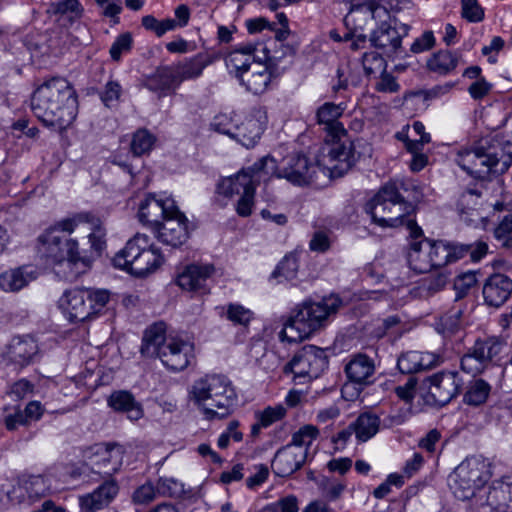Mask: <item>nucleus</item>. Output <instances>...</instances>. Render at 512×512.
I'll use <instances>...</instances> for the list:
<instances>
[{
    "mask_svg": "<svg viewBox=\"0 0 512 512\" xmlns=\"http://www.w3.org/2000/svg\"><path fill=\"white\" fill-rule=\"evenodd\" d=\"M439 364V357L430 352L409 351L403 353L397 361V367L403 374H413L431 369Z\"/></svg>",
    "mask_w": 512,
    "mask_h": 512,
    "instance_id": "nucleus-31",
    "label": "nucleus"
},
{
    "mask_svg": "<svg viewBox=\"0 0 512 512\" xmlns=\"http://www.w3.org/2000/svg\"><path fill=\"white\" fill-rule=\"evenodd\" d=\"M107 404L114 411L125 413L131 421H137L144 416L142 405L127 390L112 392L107 398Z\"/></svg>",
    "mask_w": 512,
    "mask_h": 512,
    "instance_id": "nucleus-32",
    "label": "nucleus"
},
{
    "mask_svg": "<svg viewBox=\"0 0 512 512\" xmlns=\"http://www.w3.org/2000/svg\"><path fill=\"white\" fill-rule=\"evenodd\" d=\"M272 80V73L263 61H257L244 75L240 74L239 83L253 94L264 93Z\"/></svg>",
    "mask_w": 512,
    "mask_h": 512,
    "instance_id": "nucleus-30",
    "label": "nucleus"
},
{
    "mask_svg": "<svg viewBox=\"0 0 512 512\" xmlns=\"http://www.w3.org/2000/svg\"><path fill=\"white\" fill-rule=\"evenodd\" d=\"M512 212L505 215L494 230L495 238L506 248L512 247Z\"/></svg>",
    "mask_w": 512,
    "mask_h": 512,
    "instance_id": "nucleus-55",
    "label": "nucleus"
},
{
    "mask_svg": "<svg viewBox=\"0 0 512 512\" xmlns=\"http://www.w3.org/2000/svg\"><path fill=\"white\" fill-rule=\"evenodd\" d=\"M260 173L263 170H257L255 163L248 169H243L234 176L224 178L217 186L220 195L232 198L236 195L242 196L249 191L256 190L260 181Z\"/></svg>",
    "mask_w": 512,
    "mask_h": 512,
    "instance_id": "nucleus-21",
    "label": "nucleus"
},
{
    "mask_svg": "<svg viewBox=\"0 0 512 512\" xmlns=\"http://www.w3.org/2000/svg\"><path fill=\"white\" fill-rule=\"evenodd\" d=\"M362 64L367 75L381 73L386 70L384 55L374 51L364 53Z\"/></svg>",
    "mask_w": 512,
    "mask_h": 512,
    "instance_id": "nucleus-53",
    "label": "nucleus"
},
{
    "mask_svg": "<svg viewBox=\"0 0 512 512\" xmlns=\"http://www.w3.org/2000/svg\"><path fill=\"white\" fill-rule=\"evenodd\" d=\"M462 17L469 22H480L484 18V11L477 0H462Z\"/></svg>",
    "mask_w": 512,
    "mask_h": 512,
    "instance_id": "nucleus-60",
    "label": "nucleus"
},
{
    "mask_svg": "<svg viewBox=\"0 0 512 512\" xmlns=\"http://www.w3.org/2000/svg\"><path fill=\"white\" fill-rule=\"evenodd\" d=\"M48 487L46 486L45 479L42 476H33L23 484L14 486L8 493V497L12 501L22 503L25 501V493L30 503H34L41 497L45 496Z\"/></svg>",
    "mask_w": 512,
    "mask_h": 512,
    "instance_id": "nucleus-35",
    "label": "nucleus"
},
{
    "mask_svg": "<svg viewBox=\"0 0 512 512\" xmlns=\"http://www.w3.org/2000/svg\"><path fill=\"white\" fill-rule=\"evenodd\" d=\"M183 485L174 478H160L157 483L159 495L177 497L183 493Z\"/></svg>",
    "mask_w": 512,
    "mask_h": 512,
    "instance_id": "nucleus-59",
    "label": "nucleus"
},
{
    "mask_svg": "<svg viewBox=\"0 0 512 512\" xmlns=\"http://www.w3.org/2000/svg\"><path fill=\"white\" fill-rule=\"evenodd\" d=\"M286 414V409L281 406H268L262 411H257L255 413L256 420L260 421V425L264 427H269L277 421H280Z\"/></svg>",
    "mask_w": 512,
    "mask_h": 512,
    "instance_id": "nucleus-54",
    "label": "nucleus"
},
{
    "mask_svg": "<svg viewBox=\"0 0 512 512\" xmlns=\"http://www.w3.org/2000/svg\"><path fill=\"white\" fill-rule=\"evenodd\" d=\"M48 11L58 19L67 18L74 21L81 18L84 9L78 0H60L51 3Z\"/></svg>",
    "mask_w": 512,
    "mask_h": 512,
    "instance_id": "nucleus-43",
    "label": "nucleus"
},
{
    "mask_svg": "<svg viewBox=\"0 0 512 512\" xmlns=\"http://www.w3.org/2000/svg\"><path fill=\"white\" fill-rule=\"evenodd\" d=\"M239 421L232 420L228 423L226 430L220 434L217 445L220 449H226L229 446L230 440L240 442L243 439V433L238 430Z\"/></svg>",
    "mask_w": 512,
    "mask_h": 512,
    "instance_id": "nucleus-57",
    "label": "nucleus"
},
{
    "mask_svg": "<svg viewBox=\"0 0 512 512\" xmlns=\"http://www.w3.org/2000/svg\"><path fill=\"white\" fill-rule=\"evenodd\" d=\"M188 220L186 216L179 211L171 213L160 224L159 228L153 231L156 237L164 244L172 247L181 246L189 237Z\"/></svg>",
    "mask_w": 512,
    "mask_h": 512,
    "instance_id": "nucleus-23",
    "label": "nucleus"
},
{
    "mask_svg": "<svg viewBox=\"0 0 512 512\" xmlns=\"http://www.w3.org/2000/svg\"><path fill=\"white\" fill-rule=\"evenodd\" d=\"M207 65L208 61L206 58L203 55L198 54L191 58H186L176 64L170 65V67L174 75V80L179 87L184 81L194 80L200 77Z\"/></svg>",
    "mask_w": 512,
    "mask_h": 512,
    "instance_id": "nucleus-34",
    "label": "nucleus"
},
{
    "mask_svg": "<svg viewBox=\"0 0 512 512\" xmlns=\"http://www.w3.org/2000/svg\"><path fill=\"white\" fill-rule=\"evenodd\" d=\"M501 350L502 344L495 339L478 340L462 357L461 368L472 375L480 374L489 367Z\"/></svg>",
    "mask_w": 512,
    "mask_h": 512,
    "instance_id": "nucleus-14",
    "label": "nucleus"
},
{
    "mask_svg": "<svg viewBox=\"0 0 512 512\" xmlns=\"http://www.w3.org/2000/svg\"><path fill=\"white\" fill-rule=\"evenodd\" d=\"M155 136L146 129L137 130L132 137L131 151L135 156L149 153L155 143Z\"/></svg>",
    "mask_w": 512,
    "mask_h": 512,
    "instance_id": "nucleus-47",
    "label": "nucleus"
},
{
    "mask_svg": "<svg viewBox=\"0 0 512 512\" xmlns=\"http://www.w3.org/2000/svg\"><path fill=\"white\" fill-rule=\"evenodd\" d=\"M403 33L396 27L384 22L381 23L370 35L373 47L380 50L388 58L397 56L402 52V37L407 34L406 26H402Z\"/></svg>",
    "mask_w": 512,
    "mask_h": 512,
    "instance_id": "nucleus-24",
    "label": "nucleus"
},
{
    "mask_svg": "<svg viewBox=\"0 0 512 512\" xmlns=\"http://www.w3.org/2000/svg\"><path fill=\"white\" fill-rule=\"evenodd\" d=\"M457 63L458 59L452 52L442 50L427 61V67L434 73L446 75L456 68Z\"/></svg>",
    "mask_w": 512,
    "mask_h": 512,
    "instance_id": "nucleus-42",
    "label": "nucleus"
},
{
    "mask_svg": "<svg viewBox=\"0 0 512 512\" xmlns=\"http://www.w3.org/2000/svg\"><path fill=\"white\" fill-rule=\"evenodd\" d=\"M163 263L164 257L159 248L154 246L149 236L140 233L128 240L113 258L115 267L139 278L156 272Z\"/></svg>",
    "mask_w": 512,
    "mask_h": 512,
    "instance_id": "nucleus-7",
    "label": "nucleus"
},
{
    "mask_svg": "<svg viewBox=\"0 0 512 512\" xmlns=\"http://www.w3.org/2000/svg\"><path fill=\"white\" fill-rule=\"evenodd\" d=\"M36 277V271L28 266L10 269L0 274V287L6 292H17Z\"/></svg>",
    "mask_w": 512,
    "mask_h": 512,
    "instance_id": "nucleus-37",
    "label": "nucleus"
},
{
    "mask_svg": "<svg viewBox=\"0 0 512 512\" xmlns=\"http://www.w3.org/2000/svg\"><path fill=\"white\" fill-rule=\"evenodd\" d=\"M428 388L427 402L444 406L455 398L463 384L457 372H440L426 379Z\"/></svg>",
    "mask_w": 512,
    "mask_h": 512,
    "instance_id": "nucleus-15",
    "label": "nucleus"
},
{
    "mask_svg": "<svg viewBox=\"0 0 512 512\" xmlns=\"http://www.w3.org/2000/svg\"><path fill=\"white\" fill-rule=\"evenodd\" d=\"M31 109L45 126L61 131L77 117L78 96L67 79L51 77L34 90Z\"/></svg>",
    "mask_w": 512,
    "mask_h": 512,
    "instance_id": "nucleus-2",
    "label": "nucleus"
},
{
    "mask_svg": "<svg viewBox=\"0 0 512 512\" xmlns=\"http://www.w3.org/2000/svg\"><path fill=\"white\" fill-rule=\"evenodd\" d=\"M319 430L316 426L307 424L299 428L292 434L291 442L288 444L301 449H306L311 446L313 441L318 437Z\"/></svg>",
    "mask_w": 512,
    "mask_h": 512,
    "instance_id": "nucleus-46",
    "label": "nucleus"
},
{
    "mask_svg": "<svg viewBox=\"0 0 512 512\" xmlns=\"http://www.w3.org/2000/svg\"><path fill=\"white\" fill-rule=\"evenodd\" d=\"M476 282L477 278L474 272H466L457 276L454 280L455 299L460 300L464 298L468 291L475 286Z\"/></svg>",
    "mask_w": 512,
    "mask_h": 512,
    "instance_id": "nucleus-56",
    "label": "nucleus"
},
{
    "mask_svg": "<svg viewBox=\"0 0 512 512\" xmlns=\"http://www.w3.org/2000/svg\"><path fill=\"white\" fill-rule=\"evenodd\" d=\"M257 170H263L266 175H275L284 178L297 186L313 183L318 178V172H323L319 165L311 162L309 158L300 153L284 157L280 163L271 156H265L255 162Z\"/></svg>",
    "mask_w": 512,
    "mask_h": 512,
    "instance_id": "nucleus-10",
    "label": "nucleus"
},
{
    "mask_svg": "<svg viewBox=\"0 0 512 512\" xmlns=\"http://www.w3.org/2000/svg\"><path fill=\"white\" fill-rule=\"evenodd\" d=\"M109 300L108 290L75 288L65 291L59 303L69 321L83 322L100 314Z\"/></svg>",
    "mask_w": 512,
    "mask_h": 512,
    "instance_id": "nucleus-11",
    "label": "nucleus"
},
{
    "mask_svg": "<svg viewBox=\"0 0 512 512\" xmlns=\"http://www.w3.org/2000/svg\"><path fill=\"white\" fill-rule=\"evenodd\" d=\"M462 309L453 307L446 314L441 316L436 323V330L445 337H451L462 328Z\"/></svg>",
    "mask_w": 512,
    "mask_h": 512,
    "instance_id": "nucleus-41",
    "label": "nucleus"
},
{
    "mask_svg": "<svg viewBox=\"0 0 512 512\" xmlns=\"http://www.w3.org/2000/svg\"><path fill=\"white\" fill-rule=\"evenodd\" d=\"M87 213L61 219L39 235L38 253L55 268L56 273L65 280H75L87 268V263L80 256L78 242L70 235L82 222L88 221Z\"/></svg>",
    "mask_w": 512,
    "mask_h": 512,
    "instance_id": "nucleus-1",
    "label": "nucleus"
},
{
    "mask_svg": "<svg viewBox=\"0 0 512 512\" xmlns=\"http://www.w3.org/2000/svg\"><path fill=\"white\" fill-rule=\"evenodd\" d=\"M328 365L324 351L316 346L303 347L287 365L295 378H317Z\"/></svg>",
    "mask_w": 512,
    "mask_h": 512,
    "instance_id": "nucleus-13",
    "label": "nucleus"
},
{
    "mask_svg": "<svg viewBox=\"0 0 512 512\" xmlns=\"http://www.w3.org/2000/svg\"><path fill=\"white\" fill-rule=\"evenodd\" d=\"M450 275L446 271H438L435 274H431L421 281V289L426 292L427 295H433L442 291L449 283Z\"/></svg>",
    "mask_w": 512,
    "mask_h": 512,
    "instance_id": "nucleus-48",
    "label": "nucleus"
},
{
    "mask_svg": "<svg viewBox=\"0 0 512 512\" xmlns=\"http://www.w3.org/2000/svg\"><path fill=\"white\" fill-rule=\"evenodd\" d=\"M265 124L266 113L260 108H254L243 117L237 118L233 139L246 148H252L261 138Z\"/></svg>",
    "mask_w": 512,
    "mask_h": 512,
    "instance_id": "nucleus-18",
    "label": "nucleus"
},
{
    "mask_svg": "<svg viewBox=\"0 0 512 512\" xmlns=\"http://www.w3.org/2000/svg\"><path fill=\"white\" fill-rule=\"evenodd\" d=\"M270 58L269 49L263 43L242 44L225 58L226 66L237 80L244 75L257 61H267Z\"/></svg>",
    "mask_w": 512,
    "mask_h": 512,
    "instance_id": "nucleus-12",
    "label": "nucleus"
},
{
    "mask_svg": "<svg viewBox=\"0 0 512 512\" xmlns=\"http://www.w3.org/2000/svg\"><path fill=\"white\" fill-rule=\"evenodd\" d=\"M341 299L330 295L319 302L305 301L297 305L279 333L282 341L297 343L312 335L325 325L328 317L335 314Z\"/></svg>",
    "mask_w": 512,
    "mask_h": 512,
    "instance_id": "nucleus-5",
    "label": "nucleus"
},
{
    "mask_svg": "<svg viewBox=\"0 0 512 512\" xmlns=\"http://www.w3.org/2000/svg\"><path fill=\"white\" fill-rule=\"evenodd\" d=\"M238 117V115H232L231 113H219L213 118L210 126L214 131L233 138L235 123Z\"/></svg>",
    "mask_w": 512,
    "mask_h": 512,
    "instance_id": "nucleus-49",
    "label": "nucleus"
},
{
    "mask_svg": "<svg viewBox=\"0 0 512 512\" xmlns=\"http://www.w3.org/2000/svg\"><path fill=\"white\" fill-rule=\"evenodd\" d=\"M90 218L86 222H82L81 224L87 225V229L90 230L88 239L91 244V248L97 252H101L106 244L105 229L102 227V224L99 219L95 218L91 214L87 213Z\"/></svg>",
    "mask_w": 512,
    "mask_h": 512,
    "instance_id": "nucleus-45",
    "label": "nucleus"
},
{
    "mask_svg": "<svg viewBox=\"0 0 512 512\" xmlns=\"http://www.w3.org/2000/svg\"><path fill=\"white\" fill-rule=\"evenodd\" d=\"M213 272V266L191 264L178 274L176 283L183 290L204 291L206 282Z\"/></svg>",
    "mask_w": 512,
    "mask_h": 512,
    "instance_id": "nucleus-29",
    "label": "nucleus"
},
{
    "mask_svg": "<svg viewBox=\"0 0 512 512\" xmlns=\"http://www.w3.org/2000/svg\"><path fill=\"white\" fill-rule=\"evenodd\" d=\"M168 369L181 371L185 369L194 358V345L177 337H169L158 356Z\"/></svg>",
    "mask_w": 512,
    "mask_h": 512,
    "instance_id": "nucleus-22",
    "label": "nucleus"
},
{
    "mask_svg": "<svg viewBox=\"0 0 512 512\" xmlns=\"http://www.w3.org/2000/svg\"><path fill=\"white\" fill-rule=\"evenodd\" d=\"M477 506H487L493 512H512V477L494 480L485 496L477 497Z\"/></svg>",
    "mask_w": 512,
    "mask_h": 512,
    "instance_id": "nucleus-20",
    "label": "nucleus"
},
{
    "mask_svg": "<svg viewBox=\"0 0 512 512\" xmlns=\"http://www.w3.org/2000/svg\"><path fill=\"white\" fill-rule=\"evenodd\" d=\"M491 391L489 383L483 379H476L470 382L466 393L464 394V402L468 405L479 406L486 402Z\"/></svg>",
    "mask_w": 512,
    "mask_h": 512,
    "instance_id": "nucleus-44",
    "label": "nucleus"
},
{
    "mask_svg": "<svg viewBox=\"0 0 512 512\" xmlns=\"http://www.w3.org/2000/svg\"><path fill=\"white\" fill-rule=\"evenodd\" d=\"M409 267L416 273H427L433 268L429 240L413 241L407 254Z\"/></svg>",
    "mask_w": 512,
    "mask_h": 512,
    "instance_id": "nucleus-38",
    "label": "nucleus"
},
{
    "mask_svg": "<svg viewBox=\"0 0 512 512\" xmlns=\"http://www.w3.org/2000/svg\"><path fill=\"white\" fill-rule=\"evenodd\" d=\"M192 395L207 420L227 418L237 404L235 389L223 375H206L195 381Z\"/></svg>",
    "mask_w": 512,
    "mask_h": 512,
    "instance_id": "nucleus-6",
    "label": "nucleus"
},
{
    "mask_svg": "<svg viewBox=\"0 0 512 512\" xmlns=\"http://www.w3.org/2000/svg\"><path fill=\"white\" fill-rule=\"evenodd\" d=\"M144 86L148 90L158 93L159 96H165L178 88L170 66L158 68L146 79Z\"/></svg>",
    "mask_w": 512,
    "mask_h": 512,
    "instance_id": "nucleus-39",
    "label": "nucleus"
},
{
    "mask_svg": "<svg viewBox=\"0 0 512 512\" xmlns=\"http://www.w3.org/2000/svg\"><path fill=\"white\" fill-rule=\"evenodd\" d=\"M507 157L498 141H481L473 149L459 150L455 162L475 178H485L491 172H503L508 166Z\"/></svg>",
    "mask_w": 512,
    "mask_h": 512,
    "instance_id": "nucleus-8",
    "label": "nucleus"
},
{
    "mask_svg": "<svg viewBox=\"0 0 512 512\" xmlns=\"http://www.w3.org/2000/svg\"><path fill=\"white\" fill-rule=\"evenodd\" d=\"M481 197V191L477 188H469L465 190L458 201V206L464 212L465 210L473 209L478 204V199Z\"/></svg>",
    "mask_w": 512,
    "mask_h": 512,
    "instance_id": "nucleus-62",
    "label": "nucleus"
},
{
    "mask_svg": "<svg viewBox=\"0 0 512 512\" xmlns=\"http://www.w3.org/2000/svg\"><path fill=\"white\" fill-rule=\"evenodd\" d=\"M177 212V206L174 199L166 197L165 199L156 198L154 194H149L141 201L138 210V219L154 230L159 228L161 222L171 213Z\"/></svg>",
    "mask_w": 512,
    "mask_h": 512,
    "instance_id": "nucleus-19",
    "label": "nucleus"
},
{
    "mask_svg": "<svg viewBox=\"0 0 512 512\" xmlns=\"http://www.w3.org/2000/svg\"><path fill=\"white\" fill-rule=\"evenodd\" d=\"M351 425L356 438L361 442H366L378 432L380 419L375 414L365 412L360 414Z\"/></svg>",
    "mask_w": 512,
    "mask_h": 512,
    "instance_id": "nucleus-40",
    "label": "nucleus"
},
{
    "mask_svg": "<svg viewBox=\"0 0 512 512\" xmlns=\"http://www.w3.org/2000/svg\"><path fill=\"white\" fill-rule=\"evenodd\" d=\"M345 107L342 104L326 102L317 110L318 124L326 132L325 141L332 146L328 150V169L332 174L343 175L356 162L353 143L348 139L347 132L338 121Z\"/></svg>",
    "mask_w": 512,
    "mask_h": 512,
    "instance_id": "nucleus-3",
    "label": "nucleus"
},
{
    "mask_svg": "<svg viewBox=\"0 0 512 512\" xmlns=\"http://www.w3.org/2000/svg\"><path fill=\"white\" fill-rule=\"evenodd\" d=\"M255 190L249 191L248 193L240 196L236 204V212L241 217H248L252 214L254 206Z\"/></svg>",
    "mask_w": 512,
    "mask_h": 512,
    "instance_id": "nucleus-63",
    "label": "nucleus"
},
{
    "mask_svg": "<svg viewBox=\"0 0 512 512\" xmlns=\"http://www.w3.org/2000/svg\"><path fill=\"white\" fill-rule=\"evenodd\" d=\"M400 189L407 191L408 184L401 183L400 188L395 183L384 185L366 204V211L373 222L382 228L406 226L413 236H417L421 230L409 217L414 208L401 196Z\"/></svg>",
    "mask_w": 512,
    "mask_h": 512,
    "instance_id": "nucleus-4",
    "label": "nucleus"
},
{
    "mask_svg": "<svg viewBox=\"0 0 512 512\" xmlns=\"http://www.w3.org/2000/svg\"><path fill=\"white\" fill-rule=\"evenodd\" d=\"M490 467V462L481 456L469 457L460 463L450 477L455 497L462 501L474 499L477 505V497L485 496L486 491L482 490L491 477Z\"/></svg>",
    "mask_w": 512,
    "mask_h": 512,
    "instance_id": "nucleus-9",
    "label": "nucleus"
},
{
    "mask_svg": "<svg viewBox=\"0 0 512 512\" xmlns=\"http://www.w3.org/2000/svg\"><path fill=\"white\" fill-rule=\"evenodd\" d=\"M435 38L432 31L424 32L421 37L417 38L411 45L413 53H421L431 49L434 46Z\"/></svg>",
    "mask_w": 512,
    "mask_h": 512,
    "instance_id": "nucleus-64",
    "label": "nucleus"
},
{
    "mask_svg": "<svg viewBox=\"0 0 512 512\" xmlns=\"http://www.w3.org/2000/svg\"><path fill=\"white\" fill-rule=\"evenodd\" d=\"M159 495L157 486L154 487L152 483H145L138 487L133 493V502L139 505H147L154 501Z\"/></svg>",
    "mask_w": 512,
    "mask_h": 512,
    "instance_id": "nucleus-58",
    "label": "nucleus"
},
{
    "mask_svg": "<svg viewBox=\"0 0 512 512\" xmlns=\"http://www.w3.org/2000/svg\"><path fill=\"white\" fill-rule=\"evenodd\" d=\"M226 318L236 325L246 326L253 318V312L240 304L230 303L226 307Z\"/></svg>",
    "mask_w": 512,
    "mask_h": 512,
    "instance_id": "nucleus-51",
    "label": "nucleus"
},
{
    "mask_svg": "<svg viewBox=\"0 0 512 512\" xmlns=\"http://www.w3.org/2000/svg\"><path fill=\"white\" fill-rule=\"evenodd\" d=\"M349 383L342 388V395L346 399H353L359 395V391L349 394L352 384L366 386L373 382L375 362L366 354L358 353L351 356L344 369Z\"/></svg>",
    "mask_w": 512,
    "mask_h": 512,
    "instance_id": "nucleus-16",
    "label": "nucleus"
},
{
    "mask_svg": "<svg viewBox=\"0 0 512 512\" xmlns=\"http://www.w3.org/2000/svg\"><path fill=\"white\" fill-rule=\"evenodd\" d=\"M122 87L117 81H108L101 93V100L107 107H111L121 96Z\"/></svg>",
    "mask_w": 512,
    "mask_h": 512,
    "instance_id": "nucleus-61",
    "label": "nucleus"
},
{
    "mask_svg": "<svg viewBox=\"0 0 512 512\" xmlns=\"http://www.w3.org/2000/svg\"><path fill=\"white\" fill-rule=\"evenodd\" d=\"M6 353L11 362L20 367H25L38 359L39 346L33 336H16L10 341Z\"/></svg>",
    "mask_w": 512,
    "mask_h": 512,
    "instance_id": "nucleus-25",
    "label": "nucleus"
},
{
    "mask_svg": "<svg viewBox=\"0 0 512 512\" xmlns=\"http://www.w3.org/2000/svg\"><path fill=\"white\" fill-rule=\"evenodd\" d=\"M306 460V449L286 445L280 448L272 461V470L279 477H287L297 471Z\"/></svg>",
    "mask_w": 512,
    "mask_h": 512,
    "instance_id": "nucleus-26",
    "label": "nucleus"
},
{
    "mask_svg": "<svg viewBox=\"0 0 512 512\" xmlns=\"http://www.w3.org/2000/svg\"><path fill=\"white\" fill-rule=\"evenodd\" d=\"M84 458L93 470L111 475L122 463V448L114 444H95L84 451Z\"/></svg>",
    "mask_w": 512,
    "mask_h": 512,
    "instance_id": "nucleus-17",
    "label": "nucleus"
},
{
    "mask_svg": "<svg viewBox=\"0 0 512 512\" xmlns=\"http://www.w3.org/2000/svg\"><path fill=\"white\" fill-rule=\"evenodd\" d=\"M166 337V326L163 322H158L145 330L141 353L146 357H158L162 348L168 342Z\"/></svg>",
    "mask_w": 512,
    "mask_h": 512,
    "instance_id": "nucleus-36",
    "label": "nucleus"
},
{
    "mask_svg": "<svg viewBox=\"0 0 512 512\" xmlns=\"http://www.w3.org/2000/svg\"><path fill=\"white\" fill-rule=\"evenodd\" d=\"M119 492V486L109 479L98 486L93 492L79 497L82 512H95L107 507Z\"/></svg>",
    "mask_w": 512,
    "mask_h": 512,
    "instance_id": "nucleus-28",
    "label": "nucleus"
},
{
    "mask_svg": "<svg viewBox=\"0 0 512 512\" xmlns=\"http://www.w3.org/2000/svg\"><path fill=\"white\" fill-rule=\"evenodd\" d=\"M512 293V280L505 274L490 275L483 285L482 294L485 303L491 307L502 306Z\"/></svg>",
    "mask_w": 512,
    "mask_h": 512,
    "instance_id": "nucleus-27",
    "label": "nucleus"
},
{
    "mask_svg": "<svg viewBox=\"0 0 512 512\" xmlns=\"http://www.w3.org/2000/svg\"><path fill=\"white\" fill-rule=\"evenodd\" d=\"M466 249V247L458 246V244H450L441 240H429V252L433 268L443 267L463 258Z\"/></svg>",
    "mask_w": 512,
    "mask_h": 512,
    "instance_id": "nucleus-33",
    "label": "nucleus"
},
{
    "mask_svg": "<svg viewBox=\"0 0 512 512\" xmlns=\"http://www.w3.org/2000/svg\"><path fill=\"white\" fill-rule=\"evenodd\" d=\"M133 38L129 32L120 34L110 47L109 54L113 61L119 62L123 54L132 49Z\"/></svg>",
    "mask_w": 512,
    "mask_h": 512,
    "instance_id": "nucleus-52",
    "label": "nucleus"
},
{
    "mask_svg": "<svg viewBox=\"0 0 512 512\" xmlns=\"http://www.w3.org/2000/svg\"><path fill=\"white\" fill-rule=\"evenodd\" d=\"M299 269L298 259L295 255H287L277 265L276 269L272 273L273 277L282 276L286 280H294L297 276Z\"/></svg>",
    "mask_w": 512,
    "mask_h": 512,
    "instance_id": "nucleus-50",
    "label": "nucleus"
}]
</instances>
